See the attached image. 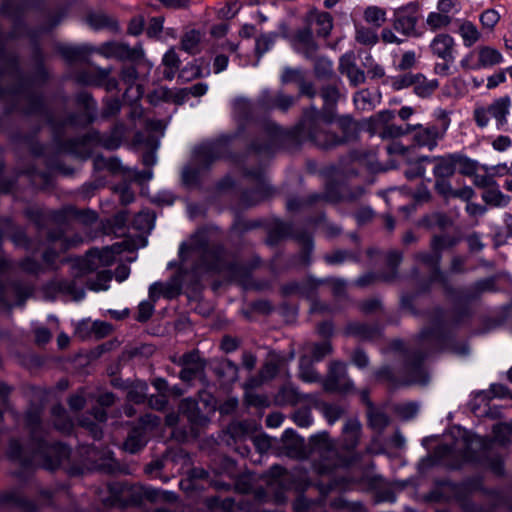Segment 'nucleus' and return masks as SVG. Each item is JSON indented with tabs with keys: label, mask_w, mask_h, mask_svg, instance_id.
<instances>
[{
	"label": "nucleus",
	"mask_w": 512,
	"mask_h": 512,
	"mask_svg": "<svg viewBox=\"0 0 512 512\" xmlns=\"http://www.w3.org/2000/svg\"><path fill=\"white\" fill-rule=\"evenodd\" d=\"M428 322V326L422 329L417 337V347L405 356L402 379H398L393 369L386 365L375 371L377 381L387 382L391 388L428 383L429 377L422 363L429 354L444 349L450 328L459 322V318L455 314L435 308L429 314Z\"/></svg>",
	"instance_id": "nucleus-1"
},
{
	"label": "nucleus",
	"mask_w": 512,
	"mask_h": 512,
	"mask_svg": "<svg viewBox=\"0 0 512 512\" xmlns=\"http://www.w3.org/2000/svg\"><path fill=\"white\" fill-rule=\"evenodd\" d=\"M331 122L314 108L304 111L300 122L290 131H283L275 123L267 122L263 128V139L258 138L252 143L257 154H270L278 146L288 150H296L305 141H310L322 150H331L350 141V134L338 136L322 129L323 121Z\"/></svg>",
	"instance_id": "nucleus-2"
},
{
	"label": "nucleus",
	"mask_w": 512,
	"mask_h": 512,
	"mask_svg": "<svg viewBox=\"0 0 512 512\" xmlns=\"http://www.w3.org/2000/svg\"><path fill=\"white\" fill-rule=\"evenodd\" d=\"M42 408L32 406L26 412L25 424L30 433V447H24L17 439H10L7 450L9 459L23 468L40 465L54 471L70 457V449L59 442L49 440V432L42 422Z\"/></svg>",
	"instance_id": "nucleus-3"
},
{
	"label": "nucleus",
	"mask_w": 512,
	"mask_h": 512,
	"mask_svg": "<svg viewBox=\"0 0 512 512\" xmlns=\"http://www.w3.org/2000/svg\"><path fill=\"white\" fill-rule=\"evenodd\" d=\"M181 254L184 262L188 256H197L199 262L193 267L195 282L206 272H223L231 280L242 281L248 278L250 272L260 263L255 259V264L250 267L230 261L224 247L219 243H212L208 230H197L190 239L181 245Z\"/></svg>",
	"instance_id": "nucleus-4"
},
{
	"label": "nucleus",
	"mask_w": 512,
	"mask_h": 512,
	"mask_svg": "<svg viewBox=\"0 0 512 512\" xmlns=\"http://www.w3.org/2000/svg\"><path fill=\"white\" fill-rule=\"evenodd\" d=\"M282 452L292 459H306L313 456L319 461L318 470L322 474L350 462L348 458L339 455L335 443L327 432L310 437L309 448H307L304 439L293 431L287 430L282 436Z\"/></svg>",
	"instance_id": "nucleus-5"
},
{
	"label": "nucleus",
	"mask_w": 512,
	"mask_h": 512,
	"mask_svg": "<svg viewBox=\"0 0 512 512\" xmlns=\"http://www.w3.org/2000/svg\"><path fill=\"white\" fill-rule=\"evenodd\" d=\"M101 267L97 258V249H91L84 258L77 259L72 265V275L74 279H78L86 274L92 273ZM46 298H55L56 293L69 295L72 300L79 301L85 291L82 287L76 286V280H54L48 283L44 288Z\"/></svg>",
	"instance_id": "nucleus-6"
},
{
	"label": "nucleus",
	"mask_w": 512,
	"mask_h": 512,
	"mask_svg": "<svg viewBox=\"0 0 512 512\" xmlns=\"http://www.w3.org/2000/svg\"><path fill=\"white\" fill-rule=\"evenodd\" d=\"M414 261L421 267L428 270V281L423 291H428L431 283H438L448 296H456L457 289L453 286L448 275L441 270L442 255L437 250L429 247V250L418 251L413 255Z\"/></svg>",
	"instance_id": "nucleus-7"
},
{
	"label": "nucleus",
	"mask_w": 512,
	"mask_h": 512,
	"mask_svg": "<svg viewBox=\"0 0 512 512\" xmlns=\"http://www.w3.org/2000/svg\"><path fill=\"white\" fill-rule=\"evenodd\" d=\"M160 425V417L147 413L131 426L122 449L130 454L139 453L147 445L149 434Z\"/></svg>",
	"instance_id": "nucleus-8"
},
{
	"label": "nucleus",
	"mask_w": 512,
	"mask_h": 512,
	"mask_svg": "<svg viewBox=\"0 0 512 512\" xmlns=\"http://www.w3.org/2000/svg\"><path fill=\"white\" fill-rule=\"evenodd\" d=\"M181 266L179 272L172 276L170 280L166 283L157 282L151 285V294L156 295L154 292L157 288H161L163 291V296L167 299H172L177 297L182 290V274H187L188 271H191L192 278L191 284H197L200 279L195 282V273L193 271V267L199 262L197 256H188L187 260L184 262L182 258V254L180 253Z\"/></svg>",
	"instance_id": "nucleus-9"
},
{
	"label": "nucleus",
	"mask_w": 512,
	"mask_h": 512,
	"mask_svg": "<svg viewBox=\"0 0 512 512\" xmlns=\"http://www.w3.org/2000/svg\"><path fill=\"white\" fill-rule=\"evenodd\" d=\"M112 495L123 506H135L142 503L144 499L154 501L158 494V489L145 487L142 485L122 484L110 488Z\"/></svg>",
	"instance_id": "nucleus-10"
},
{
	"label": "nucleus",
	"mask_w": 512,
	"mask_h": 512,
	"mask_svg": "<svg viewBox=\"0 0 512 512\" xmlns=\"http://www.w3.org/2000/svg\"><path fill=\"white\" fill-rule=\"evenodd\" d=\"M490 442L477 435L464 431L457 441L455 450L460 452L464 460L482 462L488 454Z\"/></svg>",
	"instance_id": "nucleus-11"
},
{
	"label": "nucleus",
	"mask_w": 512,
	"mask_h": 512,
	"mask_svg": "<svg viewBox=\"0 0 512 512\" xmlns=\"http://www.w3.org/2000/svg\"><path fill=\"white\" fill-rule=\"evenodd\" d=\"M323 388L327 392H338L342 394L353 391L354 384L348 377L346 364L341 361H332L326 378L323 381Z\"/></svg>",
	"instance_id": "nucleus-12"
},
{
	"label": "nucleus",
	"mask_w": 512,
	"mask_h": 512,
	"mask_svg": "<svg viewBox=\"0 0 512 512\" xmlns=\"http://www.w3.org/2000/svg\"><path fill=\"white\" fill-rule=\"evenodd\" d=\"M510 104V98L508 96H504L496 99L486 108H476L474 111V119L477 125L479 127L486 126L489 122L488 115H491L497 121L498 125L503 126L507 122Z\"/></svg>",
	"instance_id": "nucleus-13"
},
{
	"label": "nucleus",
	"mask_w": 512,
	"mask_h": 512,
	"mask_svg": "<svg viewBox=\"0 0 512 512\" xmlns=\"http://www.w3.org/2000/svg\"><path fill=\"white\" fill-rule=\"evenodd\" d=\"M360 437L361 423L359 422V420L357 418L347 419L342 430L341 439L342 449L346 452V454L341 453L338 449L337 451L341 457L348 458L350 462L344 465H339L338 467L349 466L350 464L358 460V457L354 453V450L359 444Z\"/></svg>",
	"instance_id": "nucleus-14"
},
{
	"label": "nucleus",
	"mask_w": 512,
	"mask_h": 512,
	"mask_svg": "<svg viewBox=\"0 0 512 512\" xmlns=\"http://www.w3.org/2000/svg\"><path fill=\"white\" fill-rule=\"evenodd\" d=\"M418 8L417 3H409L397 8L394 11L393 28L405 37H417Z\"/></svg>",
	"instance_id": "nucleus-15"
},
{
	"label": "nucleus",
	"mask_w": 512,
	"mask_h": 512,
	"mask_svg": "<svg viewBox=\"0 0 512 512\" xmlns=\"http://www.w3.org/2000/svg\"><path fill=\"white\" fill-rule=\"evenodd\" d=\"M245 174L255 181V188L243 192L241 199L244 204L253 206L273 195V189L266 183L261 168L246 170Z\"/></svg>",
	"instance_id": "nucleus-16"
},
{
	"label": "nucleus",
	"mask_w": 512,
	"mask_h": 512,
	"mask_svg": "<svg viewBox=\"0 0 512 512\" xmlns=\"http://www.w3.org/2000/svg\"><path fill=\"white\" fill-rule=\"evenodd\" d=\"M177 365L182 366L179 378L185 383H190L204 373L206 361L201 358L197 349L191 350L179 357Z\"/></svg>",
	"instance_id": "nucleus-17"
},
{
	"label": "nucleus",
	"mask_w": 512,
	"mask_h": 512,
	"mask_svg": "<svg viewBox=\"0 0 512 512\" xmlns=\"http://www.w3.org/2000/svg\"><path fill=\"white\" fill-rule=\"evenodd\" d=\"M224 144L208 143L195 149L193 163L202 170L208 168L215 160L222 157Z\"/></svg>",
	"instance_id": "nucleus-18"
},
{
	"label": "nucleus",
	"mask_w": 512,
	"mask_h": 512,
	"mask_svg": "<svg viewBox=\"0 0 512 512\" xmlns=\"http://www.w3.org/2000/svg\"><path fill=\"white\" fill-rule=\"evenodd\" d=\"M99 52L106 57H114L119 60L136 61L143 57V50L141 47H129L124 43H106Z\"/></svg>",
	"instance_id": "nucleus-19"
},
{
	"label": "nucleus",
	"mask_w": 512,
	"mask_h": 512,
	"mask_svg": "<svg viewBox=\"0 0 512 512\" xmlns=\"http://www.w3.org/2000/svg\"><path fill=\"white\" fill-rule=\"evenodd\" d=\"M54 219L58 223L77 220L85 225H89L97 220V215L91 210H79L74 206H67L55 212Z\"/></svg>",
	"instance_id": "nucleus-20"
},
{
	"label": "nucleus",
	"mask_w": 512,
	"mask_h": 512,
	"mask_svg": "<svg viewBox=\"0 0 512 512\" xmlns=\"http://www.w3.org/2000/svg\"><path fill=\"white\" fill-rule=\"evenodd\" d=\"M7 290H11L16 297V305H24L25 300L32 295V287L29 285H22L20 283H12L9 285L0 282V304L8 309L12 308V304L6 295Z\"/></svg>",
	"instance_id": "nucleus-21"
},
{
	"label": "nucleus",
	"mask_w": 512,
	"mask_h": 512,
	"mask_svg": "<svg viewBox=\"0 0 512 512\" xmlns=\"http://www.w3.org/2000/svg\"><path fill=\"white\" fill-rule=\"evenodd\" d=\"M344 334L362 341H371L381 336V329L378 325L354 321L346 324Z\"/></svg>",
	"instance_id": "nucleus-22"
},
{
	"label": "nucleus",
	"mask_w": 512,
	"mask_h": 512,
	"mask_svg": "<svg viewBox=\"0 0 512 512\" xmlns=\"http://www.w3.org/2000/svg\"><path fill=\"white\" fill-rule=\"evenodd\" d=\"M0 505L6 507H16L22 512H37V505L26 499L19 490L12 489L0 493Z\"/></svg>",
	"instance_id": "nucleus-23"
},
{
	"label": "nucleus",
	"mask_w": 512,
	"mask_h": 512,
	"mask_svg": "<svg viewBox=\"0 0 512 512\" xmlns=\"http://www.w3.org/2000/svg\"><path fill=\"white\" fill-rule=\"evenodd\" d=\"M339 71L349 78L351 85L354 87L365 82V73L356 66L352 53L345 54L340 58Z\"/></svg>",
	"instance_id": "nucleus-24"
},
{
	"label": "nucleus",
	"mask_w": 512,
	"mask_h": 512,
	"mask_svg": "<svg viewBox=\"0 0 512 512\" xmlns=\"http://www.w3.org/2000/svg\"><path fill=\"white\" fill-rule=\"evenodd\" d=\"M180 414L187 419L192 425V430L204 426L208 419L203 415L195 401L184 399L179 405Z\"/></svg>",
	"instance_id": "nucleus-25"
},
{
	"label": "nucleus",
	"mask_w": 512,
	"mask_h": 512,
	"mask_svg": "<svg viewBox=\"0 0 512 512\" xmlns=\"http://www.w3.org/2000/svg\"><path fill=\"white\" fill-rule=\"evenodd\" d=\"M454 40L448 34L437 35L432 43L431 49L435 55L443 59L445 62H450L454 59L453 57Z\"/></svg>",
	"instance_id": "nucleus-26"
},
{
	"label": "nucleus",
	"mask_w": 512,
	"mask_h": 512,
	"mask_svg": "<svg viewBox=\"0 0 512 512\" xmlns=\"http://www.w3.org/2000/svg\"><path fill=\"white\" fill-rule=\"evenodd\" d=\"M295 102L294 97L286 95L282 92L276 95H270L265 92L259 99L260 105L265 109L278 108L282 111H287Z\"/></svg>",
	"instance_id": "nucleus-27"
},
{
	"label": "nucleus",
	"mask_w": 512,
	"mask_h": 512,
	"mask_svg": "<svg viewBox=\"0 0 512 512\" xmlns=\"http://www.w3.org/2000/svg\"><path fill=\"white\" fill-rule=\"evenodd\" d=\"M297 232L298 231H293L290 223L275 221L268 229L266 243L270 246H275L289 236L295 238Z\"/></svg>",
	"instance_id": "nucleus-28"
},
{
	"label": "nucleus",
	"mask_w": 512,
	"mask_h": 512,
	"mask_svg": "<svg viewBox=\"0 0 512 512\" xmlns=\"http://www.w3.org/2000/svg\"><path fill=\"white\" fill-rule=\"evenodd\" d=\"M94 50L89 46H68L62 45L58 47L60 55L69 63L85 62L89 63L88 56Z\"/></svg>",
	"instance_id": "nucleus-29"
},
{
	"label": "nucleus",
	"mask_w": 512,
	"mask_h": 512,
	"mask_svg": "<svg viewBox=\"0 0 512 512\" xmlns=\"http://www.w3.org/2000/svg\"><path fill=\"white\" fill-rule=\"evenodd\" d=\"M112 71L111 67L96 68L93 71H82L77 74L76 80L84 85L102 86Z\"/></svg>",
	"instance_id": "nucleus-30"
},
{
	"label": "nucleus",
	"mask_w": 512,
	"mask_h": 512,
	"mask_svg": "<svg viewBox=\"0 0 512 512\" xmlns=\"http://www.w3.org/2000/svg\"><path fill=\"white\" fill-rule=\"evenodd\" d=\"M453 225L452 219L441 212H433L427 215H424L418 222L417 226L423 227L426 229H433L435 227L444 231L450 228Z\"/></svg>",
	"instance_id": "nucleus-31"
},
{
	"label": "nucleus",
	"mask_w": 512,
	"mask_h": 512,
	"mask_svg": "<svg viewBox=\"0 0 512 512\" xmlns=\"http://www.w3.org/2000/svg\"><path fill=\"white\" fill-rule=\"evenodd\" d=\"M253 430V424L248 421H235L227 426L225 436L228 437L225 441L231 445L232 440L234 443L243 440Z\"/></svg>",
	"instance_id": "nucleus-32"
},
{
	"label": "nucleus",
	"mask_w": 512,
	"mask_h": 512,
	"mask_svg": "<svg viewBox=\"0 0 512 512\" xmlns=\"http://www.w3.org/2000/svg\"><path fill=\"white\" fill-rule=\"evenodd\" d=\"M394 117V112L390 110L378 112L367 120V131L370 135H379L381 137V132L385 129L387 124L394 119Z\"/></svg>",
	"instance_id": "nucleus-33"
},
{
	"label": "nucleus",
	"mask_w": 512,
	"mask_h": 512,
	"mask_svg": "<svg viewBox=\"0 0 512 512\" xmlns=\"http://www.w3.org/2000/svg\"><path fill=\"white\" fill-rule=\"evenodd\" d=\"M430 161L434 163L433 173L436 178H449L453 176L455 172L454 154L433 157Z\"/></svg>",
	"instance_id": "nucleus-34"
},
{
	"label": "nucleus",
	"mask_w": 512,
	"mask_h": 512,
	"mask_svg": "<svg viewBox=\"0 0 512 512\" xmlns=\"http://www.w3.org/2000/svg\"><path fill=\"white\" fill-rule=\"evenodd\" d=\"M53 425L61 433L68 434L73 429V421L68 416L67 411L61 404H55L51 408Z\"/></svg>",
	"instance_id": "nucleus-35"
},
{
	"label": "nucleus",
	"mask_w": 512,
	"mask_h": 512,
	"mask_svg": "<svg viewBox=\"0 0 512 512\" xmlns=\"http://www.w3.org/2000/svg\"><path fill=\"white\" fill-rule=\"evenodd\" d=\"M148 383L144 380L135 379L129 381L126 399L134 404H143L148 397Z\"/></svg>",
	"instance_id": "nucleus-36"
},
{
	"label": "nucleus",
	"mask_w": 512,
	"mask_h": 512,
	"mask_svg": "<svg viewBox=\"0 0 512 512\" xmlns=\"http://www.w3.org/2000/svg\"><path fill=\"white\" fill-rule=\"evenodd\" d=\"M326 282H328V280L315 279L313 277H308L301 282V297L313 300L312 311L324 309V307H320V304L315 300V297L319 286Z\"/></svg>",
	"instance_id": "nucleus-37"
},
{
	"label": "nucleus",
	"mask_w": 512,
	"mask_h": 512,
	"mask_svg": "<svg viewBox=\"0 0 512 512\" xmlns=\"http://www.w3.org/2000/svg\"><path fill=\"white\" fill-rule=\"evenodd\" d=\"M238 366L230 359L221 360L213 369L215 375L223 382L233 383L238 379Z\"/></svg>",
	"instance_id": "nucleus-38"
},
{
	"label": "nucleus",
	"mask_w": 512,
	"mask_h": 512,
	"mask_svg": "<svg viewBox=\"0 0 512 512\" xmlns=\"http://www.w3.org/2000/svg\"><path fill=\"white\" fill-rule=\"evenodd\" d=\"M418 129L414 135V141L419 146H428L430 149L436 146L437 139L440 137L436 127L422 128L420 125L412 126V130Z\"/></svg>",
	"instance_id": "nucleus-39"
},
{
	"label": "nucleus",
	"mask_w": 512,
	"mask_h": 512,
	"mask_svg": "<svg viewBox=\"0 0 512 512\" xmlns=\"http://www.w3.org/2000/svg\"><path fill=\"white\" fill-rule=\"evenodd\" d=\"M367 407L369 426L381 433L389 425V417L384 412L376 409L371 401H367Z\"/></svg>",
	"instance_id": "nucleus-40"
},
{
	"label": "nucleus",
	"mask_w": 512,
	"mask_h": 512,
	"mask_svg": "<svg viewBox=\"0 0 512 512\" xmlns=\"http://www.w3.org/2000/svg\"><path fill=\"white\" fill-rule=\"evenodd\" d=\"M459 238L448 234H434L429 247L442 255L444 250L452 249L459 243Z\"/></svg>",
	"instance_id": "nucleus-41"
},
{
	"label": "nucleus",
	"mask_w": 512,
	"mask_h": 512,
	"mask_svg": "<svg viewBox=\"0 0 512 512\" xmlns=\"http://www.w3.org/2000/svg\"><path fill=\"white\" fill-rule=\"evenodd\" d=\"M202 33L199 30H189L181 38V49L191 55L199 52Z\"/></svg>",
	"instance_id": "nucleus-42"
},
{
	"label": "nucleus",
	"mask_w": 512,
	"mask_h": 512,
	"mask_svg": "<svg viewBox=\"0 0 512 512\" xmlns=\"http://www.w3.org/2000/svg\"><path fill=\"white\" fill-rule=\"evenodd\" d=\"M482 199L488 205L501 207L506 206L510 202V197L504 195L498 188L497 184L484 190Z\"/></svg>",
	"instance_id": "nucleus-43"
},
{
	"label": "nucleus",
	"mask_w": 512,
	"mask_h": 512,
	"mask_svg": "<svg viewBox=\"0 0 512 512\" xmlns=\"http://www.w3.org/2000/svg\"><path fill=\"white\" fill-rule=\"evenodd\" d=\"M155 352V348L149 344H142L138 347H132L124 350L119 356V363L126 364L133 358H148Z\"/></svg>",
	"instance_id": "nucleus-44"
},
{
	"label": "nucleus",
	"mask_w": 512,
	"mask_h": 512,
	"mask_svg": "<svg viewBox=\"0 0 512 512\" xmlns=\"http://www.w3.org/2000/svg\"><path fill=\"white\" fill-rule=\"evenodd\" d=\"M47 238L51 243L55 244L60 251H66L82 242L80 237L71 240L65 238L63 231L60 229L50 230L47 234Z\"/></svg>",
	"instance_id": "nucleus-45"
},
{
	"label": "nucleus",
	"mask_w": 512,
	"mask_h": 512,
	"mask_svg": "<svg viewBox=\"0 0 512 512\" xmlns=\"http://www.w3.org/2000/svg\"><path fill=\"white\" fill-rule=\"evenodd\" d=\"M300 378L305 382H317L320 377L313 368V359L310 356L303 355L299 362Z\"/></svg>",
	"instance_id": "nucleus-46"
},
{
	"label": "nucleus",
	"mask_w": 512,
	"mask_h": 512,
	"mask_svg": "<svg viewBox=\"0 0 512 512\" xmlns=\"http://www.w3.org/2000/svg\"><path fill=\"white\" fill-rule=\"evenodd\" d=\"M321 195L319 193H313L306 198H289L287 201V209L289 211H299L304 208L312 207L320 202Z\"/></svg>",
	"instance_id": "nucleus-47"
},
{
	"label": "nucleus",
	"mask_w": 512,
	"mask_h": 512,
	"mask_svg": "<svg viewBox=\"0 0 512 512\" xmlns=\"http://www.w3.org/2000/svg\"><path fill=\"white\" fill-rule=\"evenodd\" d=\"M123 250V243H116L110 247H105L102 250L97 249V258L101 267L110 266L115 261V255L121 253Z\"/></svg>",
	"instance_id": "nucleus-48"
},
{
	"label": "nucleus",
	"mask_w": 512,
	"mask_h": 512,
	"mask_svg": "<svg viewBox=\"0 0 512 512\" xmlns=\"http://www.w3.org/2000/svg\"><path fill=\"white\" fill-rule=\"evenodd\" d=\"M502 60L501 54L488 46L479 49L478 65L479 66H493L500 63Z\"/></svg>",
	"instance_id": "nucleus-49"
},
{
	"label": "nucleus",
	"mask_w": 512,
	"mask_h": 512,
	"mask_svg": "<svg viewBox=\"0 0 512 512\" xmlns=\"http://www.w3.org/2000/svg\"><path fill=\"white\" fill-rule=\"evenodd\" d=\"M437 87V81H428L422 74H415L414 92L417 95L426 97L430 95Z\"/></svg>",
	"instance_id": "nucleus-50"
},
{
	"label": "nucleus",
	"mask_w": 512,
	"mask_h": 512,
	"mask_svg": "<svg viewBox=\"0 0 512 512\" xmlns=\"http://www.w3.org/2000/svg\"><path fill=\"white\" fill-rule=\"evenodd\" d=\"M19 99H24L28 102V113H36L42 109V100L39 96L31 94L23 87H19L14 92Z\"/></svg>",
	"instance_id": "nucleus-51"
},
{
	"label": "nucleus",
	"mask_w": 512,
	"mask_h": 512,
	"mask_svg": "<svg viewBox=\"0 0 512 512\" xmlns=\"http://www.w3.org/2000/svg\"><path fill=\"white\" fill-rule=\"evenodd\" d=\"M321 195L320 201H326L330 203L342 202L343 187L334 181H330L325 186L324 193Z\"/></svg>",
	"instance_id": "nucleus-52"
},
{
	"label": "nucleus",
	"mask_w": 512,
	"mask_h": 512,
	"mask_svg": "<svg viewBox=\"0 0 512 512\" xmlns=\"http://www.w3.org/2000/svg\"><path fill=\"white\" fill-rule=\"evenodd\" d=\"M459 33L462 36L466 46L470 47L480 38V33L476 26L469 21L463 22L459 27Z\"/></svg>",
	"instance_id": "nucleus-53"
},
{
	"label": "nucleus",
	"mask_w": 512,
	"mask_h": 512,
	"mask_svg": "<svg viewBox=\"0 0 512 512\" xmlns=\"http://www.w3.org/2000/svg\"><path fill=\"white\" fill-rule=\"evenodd\" d=\"M364 19L369 24L379 28L386 22V12L377 6H370L364 11Z\"/></svg>",
	"instance_id": "nucleus-54"
},
{
	"label": "nucleus",
	"mask_w": 512,
	"mask_h": 512,
	"mask_svg": "<svg viewBox=\"0 0 512 512\" xmlns=\"http://www.w3.org/2000/svg\"><path fill=\"white\" fill-rule=\"evenodd\" d=\"M403 255L400 251L392 250L387 254V265L391 268V272L388 274H382V280L385 282H392L396 276V268L401 263Z\"/></svg>",
	"instance_id": "nucleus-55"
},
{
	"label": "nucleus",
	"mask_w": 512,
	"mask_h": 512,
	"mask_svg": "<svg viewBox=\"0 0 512 512\" xmlns=\"http://www.w3.org/2000/svg\"><path fill=\"white\" fill-rule=\"evenodd\" d=\"M314 74L319 79H330L334 74L331 61L325 57H316L314 63Z\"/></svg>",
	"instance_id": "nucleus-56"
},
{
	"label": "nucleus",
	"mask_w": 512,
	"mask_h": 512,
	"mask_svg": "<svg viewBox=\"0 0 512 512\" xmlns=\"http://www.w3.org/2000/svg\"><path fill=\"white\" fill-rule=\"evenodd\" d=\"M279 371V366L276 362L269 361L266 362L261 370L259 371L260 380L251 379L250 386L254 387L259 385L262 381L273 379Z\"/></svg>",
	"instance_id": "nucleus-57"
},
{
	"label": "nucleus",
	"mask_w": 512,
	"mask_h": 512,
	"mask_svg": "<svg viewBox=\"0 0 512 512\" xmlns=\"http://www.w3.org/2000/svg\"><path fill=\"white\" fill-rule=\"evenodd\" d=\"M454 162L455 167L458 166L459 173L466 176L473 175L478 167L477 162L461 154H454Z\"/></svg>",
	"instance_id": "nucleus-58"
},
{
	"label": "nucleus",
	"mask_w": 512,
	"mask_h": 512,
	"mask_svg": "<svg viewBox=\"0 0 512 512\" xmlns=\"http://www.w3.org/2000/svg\"><path fill=\"white\" fill-rule=\"evenodd\" d=\"M154 214L150 212H139L133 219L132 225L142 232H149L154 225Z\"/></svg>",
	"instance_id": "nucleus-59"
},
{
	"label": "nucleus",
	"mask_w": 512,
	"mask_h": 512,
	"mask_svg": "<svg viewBox=\"0 0 512 512\" xmlns=\"http://www.w3.org/2000/svg\"><path fill=\"white\" fill-rule=\"evenodd\" d=\"M295 239L303 245L301 258L305 265L310 263V255L312 251V239L308 232L299 231L295 234Z\"/></svg>",
	"instance_id": "nucleus-60"
},
{
	"label": "nucleus",
	"mask_w": 512,
	"mask_h": 512,
	"mask_svg": "<svg viewBox=\"0 0 512 512\" xmlns=\"http://www.w3.org/2000/svg\"><path fill=\"white\" fill-rule=\"evenodd\" d=\"M300 395L291 385L283 386L277 395V401L281 404L295 405L299 402Z\"/></svg>",
	"instance_id": "nucleus-61"
},
{
	"label": "nucleus",
	"mask_w": 512,
	"mask_h": 512,
	"mask_svg": "<svg viewBox=\"0 0 512 512\" xmlns=\"http://www.w3.org/2000/svg\"><path fill=\"white\" fill-rule=\"evenodd\" d=\"M494 439L500 445L505 446L510 442L512 435V422L501 423L493 427Z\"/></svg>",
	"instance_id": "nucleus-62"
},
{
	"label": "nucleus",
	"mask_w": 512,
	"mask_h": 512,
	"mask_svg": "<svg viewBox=\"0 0 512 512\" xmlns=\"http://www.w3.org/2000/svg\"><path fill=\"white\" fill-rule=\"evenodd\" d=\"M355 39L357 42L363 45H374L378 42L379 38L375 31L371 28L364 26L356 27Z\"/></svg>",
	"instance_id": "nucleus-63"
},
{
	"label": "nucleus",
	"mask_w": 512,
	"mask_h": 512,
	"mask_svg": "<svg viewBox=\"0 0 512 512\" xmlns=\"http://www.w3.org/2000/svg\"><path fill=\"white\" fill-rule=\"evenodd\" d=\"M412 131V126L407 124L405 127L391 124L389 122L385 129L381 132L382 139H394L406 135Z\"/></svg>",
	"instance_id": "nucleus-64"
}]
</instances>
